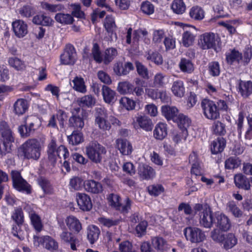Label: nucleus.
I'll list each match as a JSON object with an SVG mask.
<instances>
[{
    "label": "nucleus",
    "instance_id": "nucleus-1",
    "mask_svg": "<svg viewBox=\"0 0 252 252\" xmlns=\"http://www.w3.org/2000/svg\"><path fill=\"white\" fill-rule=\"evenodd\" d=\"M201 106L204 116L208 119L215 120L220 117V110L227 109L226 102L220 100L216 103L209 99H203L201 103Z\"/></svg>",
    "mask_w": 252,
    "mask_h": 252
},
{
    "label": "nucleus",
    "instance_id": "nucleus-2",
    "mask_svg": "<svg viewBox=\"0 0 252 252\" xmlns=\"http://www.w3.org/2000/svg\"><path fill=\"white\" fill-rule=\"evenodd\" d=\"M44 145L43 140L32 138L28 140L22 145L25 158L37 160L40 157L41 150Z\"/></svg>",
    "mask_w": 252,
    "mask_h": 252
},
{
    "label": "nucleus",
    "instance_id": "nucleus-3",
    "mask_svg": "<svg viewBox=\"0 0 252 252\" xmlns=\"http://www.w3.org/2000/svg\"><path fill=\"white\" fill-rule=\"evenodd\" d=\"M194 213L199 212V223L200 225L206 228H211L215 222V214L208 205L200 203L194 204L193 207Z\"/></svg>",
    "mask_w": 252,
    "mask_h": 252
},
{
    "label": "nucleus",
    "instance_id": "nucleus-4",
    "mask_svg": "<svg viewBox=\"0 0 252 252\" xmlns=\"http://www.w3.org/2000/svg\"><path fill=\"white\" fill-rule=\"evenodd\" d=\"M0 134L2 144L0 145V153L2 156L10 153L11 150L12 143L14 141L13 132L8 125L5 121H2L0 124Z\"/></svg>",
    "mask_w": 252,
    "mask_h": 252
},
{
    "label": "nucleus",
    "instance_id": "nucleus-5",
    "mask_svg": "<svg viewBox=\"0 0 252 252\" xmlns=\"http://www.w3.org/2000/svg\"><path fill=\"white\" fill-rule=\"evenodd\" d=\"M85 152L92 161L98 163L101 162L106 151L105 147L97 141H92L86 147Z\"/></svg>",
    "mask_w": 252,
    "mask_h": 252
},
{
    "label": "nucleus",
    "instance_id": "nucleus-6",
    "mask_svg": "<svg viewBox=\"0 0 252 252\" xmlns=\"http://www.w3.org/2000/svg\"><path fill=\"white\" fill-rule=\"evenodd\" d=\"M41 125V122L35 116H29L25 118L24 125L19 126L18 130L22 137H27L32 134Z\"/></svg>",
    "mask_w": 252,
    "mask_h": 252
},
{
    "label": "nucleus",
    "instance_id": "nucleus-7",
    "mask_svg": "<svg viewBox=\"0 0 252 252\" xmlns=\"http://www.w3.org/2000/svg\"><path fill=\"white\" fill-rule=\"evenodd\" d=\"M13 187L19 191L25 192L27 194L31 193V186L24 179L20 173L16 170L11 172Z\"/></svg>",
    "mask_w": 252,
    "mask_h": 252
},
{
    "label": "nucleus",
    "instance_id": "nucleus-8",
    "mask_svg": "<svg viewBox=\"0 0 252 252\" xmlns=\"http://www.w3.org/2000/svg\"><path fill=\"white\" fill-rule=\"evenodd\" d=\"M184 233L187 240L192 243H199L206 239L205 232L197 227H187L184 229Z\"/></svg>",
    "mask_w": 252,
    "mask_h": 252
},
{
    "label": "nucleus",
    "instance_id": "nucleus-9",
    "mask_svg": "<svg viewBox=\"0 0 252 252\" xmlns=\"http://www.w3.org/2000/svg\"><path fill=\"white\" fill-rule=\"evenodd\" d=\"M83 113V110L80 107L74 108L72 111V116L69 119V127L82 129L84 126Z\"/></svg>",
    "mask_w": 252,
    "mask_h": 252
},
{
    "label": "nucleus",
    "instance_id": "nucleus-10",
    "mask_svg": "<svg viewBox=\"0 0 252 252\" xmlns=\"http://www.w3.org/2000/svg\"><path fill=\"white\" fill-rule=\"evenodd\" d=\"M108 200L109 205L116 210L121 211L123 213H126L130 208V200L126 198L125 205H122L120 201V196L116 194H109Z\"/></svg>",
    "mask_w": 252,
    "mask_h": 252
},
{
    "label": "nucleus",
    "instance_id": "nucleus-11",
    "mask_svg": "<svg viewBox=\"0 0 252 252\" xmlns=\"http://www.w3.org/2000/svg\"><path fill=\"white\" fill-rule=\"evenodd\" d=\"M182 34V43L185 47L192 45L196 36L197 29L193 26L186 25Z\"/></svg>",
    "mask_w": 252,
    "mask_h": 252
},
{
    "label": "nucleus",
    "instance_id": "nucleus-12",
    "mask_svg": "<svg viewBox=\"0 0 252 252\" xmlns=\"http://www.w3.org/2000/svg\"><path fill=\"white\" fill-rule=\"evenodd\" d=\"M60 58L63 64H73L76 59V53L74 47L70 44L67 45Z\"/></svg>",
    "mask_w": 252,
    "mask_h": 252
},
{
    "label": "nucleus",
    "instance_id": "nucleus-13",
    "mask_svg": "<svg viewBox=\"0 0 252 252\" xmlns=\"http://www.w3.org/2000/svg\"><path fill=\"white\" fill-rule=\"evenodd\" d=\"M133 64L129 62L124 63L122 61H119L115 63L113 66V71L115 74L118 76L127 75L129 72L134 70Z\"/></svg>",
    "mask_w": 252,
    "mask_h": 252
},
{
    "label": "nucleus",
    "instance_id": "nucleus-14",
    "mask_svg": "<svg viewBox=\"0 0 252 252\" xmlns=\"http://www.w3.org/2000/svg\"><path fill=\"white\" fill-rule=\"evenodd\" d=\"M60 238L61 243L65 244H70L72 250H77L76 246L79 244V240L71 232L64 229L60 233Z\"/></svg>",
    "mask_w": 252,
    "mask_h": 252
},
{
    "label": "nucleus",
    "instance_id": "nucleus-15",
    "mask_svg": "<svg viewBox=\"0 0 252 252\" xmlns=\"http://www.w3.org/2000/svg\"><path fill=\"white\" fill-rule=\"evenodd\" d=\"M215 34L213 33H205L200 35L199 44L202 49L214 48L216 46Z\"/></svg>",
    "mask_w": 252,
    "mask_h": 252
},
{
    "label": "nucleus",
    "instance_id": "nucleus-16",
    "mask_svg": "<svg viewBox=\"0 0 252 252\" xmlns=\"http://www.w3.org/2000/svg\"><path fill=\"white\" fill-rule=\"evenodd\" d=\"M24 210L28 213L31 223L37 232H40L43 228L40 216L29 205H26Z\"/></svg>",
    "mask_w": 252,
    "mask_h": 252
},
{
    "label": "nucleus",
    "instance_id": "nucleus-17",
    "mask_svg": "<svg viewBox=\"0 0 252 252\" xmlns=\"http://www.w3.org/2000/svg\"><path fill=\"white\" fill-rule=\"evenodd\" d=\"M115 147L122 155L125 156L130 155L133 151L131 144L125 139H117L115 141Z\"/></svg>",
    "mask_w": 252,
    "mask_h": 252
},
{
    "label": "nucleus",
    "instance_id": "nucleus-18",
    "mask_svg": "<svg viewBox=\"0 0 252 252\" xmlns=\"http://www.w3.org/2000/svg\"><path fill=\"white\" fill-rule=\"evenodd\" d=\"M83 185L84 189L92 194H98L103 191L102 184L94 180H86L84 182Z\"/></svg>",
    "mask_w": 252,
    "mask_h": 252
},
{
    "label": "nucleus",
    "instance_id": "nucleus-19",
    "mask_svg": "<svg viewBox=\"0 0 252 252\" xmlns=\"http://www.w3.org/2000/svg\"><path fill=\"white\" fill-rule=\"evenodd\" d=\"M215 218L217 220V226L221 231H228L231 226L230 219L225 214L222 213H215Z\"/></svg>",
    "mask_w": 252,
    "mask_h": 252
},
{
    "label": "nucleus",
    "instance_id": "nucleus-20",
    "mask_svg": "<svg viewBox=\"0 0 252 252\" xmlns=\"http://www.w3.org/2000/svg\"><path fill=\"white\" fill-rule=\"evenodd\" d=\"M12 29L15 35L22 38L25 36L28 33V26L23 20H16L12 22Z\"/></svg>",
    "mask_w": 252,
    "mask_h": 252
},
{
    "label": "nucleus",
    "instance_id": "nucleus-21",
    "mask_svg": "<svg viewBox=\"0 0 252 252\" xmlns=\"http://www.w3.org/2000/svg\"><path fill=\"white\" fill-rule=\"evenodd\" d=\"M77 204L83 211H88L92 208V203L90 196L84 193H78L76 195Z\"/></svg>",
    "mask_w": 252,
    "mask_h": 252
},
{
    "label": "nucleus",
    "instance_id": "nucleus-22",
    "mask_svg": "<svg viewBox=\"0 0 252 252\" xmlns=\"http://www.w3.org/2000/svg\"><path fill=\"white\" fill-rule=\"evenodd\" d=\"M65 223L69 229L75 233H78L82 229V224L79 220L73 216H70L65 219Z\"/></svg>",
    "mask_w": 252,
    "mask_h": 252
},
{
    "label": "nucleus",
    "instance_id": "nucleus-23",
    "mask_svg": "<svg viewBox=\"0 0 252 252\" xmlns=\"http://www.w3.org/2000/svg\"><path fill=\"white\" fill-rule=\"evenodd\" d=\"M151 241L153 247L159 252H164L169 249L167 241L162 237H155Z\"/></svg>",
    "mask_w": 252,
    "mask_h": 252
},
{
    "label": "nucleus",
    "instance_id": "nucleus-24",
    "mask_svg": "<svg viewBox=\"0 0 252 252\" xmlns=\"http://www.w3.org/2000/svg\"><path fill=\"white\" fill-rule=\"evenodd\" d=\"M138 173L142 179H150L155 175L154 170L146 164H140L138 168Z\"/></svg>",
    "mask_w": 252,
    "mask_h": 252
},
{
    "label": "nucleus",
    "instance_id": "nucleus-25",
    "mask_svg": "<svg viewBox=\"0 0 252 252\" xmlns=\"http://www.w3.org/2000/svg\"><path fill=\"white\" fill-rule=\"evenodd\" d=\"M102 94L104 101L107 103H114L116 100V93L107 86L102 87Z\"/></svg>",
    "mask_w": 252,
    "mask_h": 252
},
{
    "label": "nucleus",
    "instance_id": "nucleus-26",
    "mask_svg": "<svg viewBox=\"0 0 252 252\" xmlns=\"http://www.w3.org/2000/svg\"><path fill=\"white\" fill-rule=\"evenodd\" d=\"M136 122L139 126L146 131H151L153 128V123L150 119L145 116H138L136 117Z\"/></svg>",
    "mask_w": 252,
    "mask_h": 252
},
{
    "label": "nucleus",
    "instance_id": "nucleus-27",
    "mask_svg": "<svg viewBox=\"0 0 252 252\" xmlns=\"http://www.w3.org/2000/svg\"><path fill=\"white\" fill-rule=\"evenodd\" d=\"M162 115L167 120H175L178 115V110L174 106L164 105L161 107Z\"/></svg>",
    "mask_w": 252,
    "mask_h": 252
},
{
    "label": "nucleus",
    "instance_id": "nucleus-28",
    "mask_svg": "<svg viewBox=\"0 0 252 252\" xmlns=\"http://www.w3.org/2000/svg\"><path fill=\"white\" fill-rule=\"evenodd\" d=\"M239 90L243 97H248L252 93V82L240 81L239 84Z\"/></svg>",
    "mask_w": 252,
    "mask_h": 252
},
{
    "label": "nucleus",
    "instance_id": "nucleus-29",
    "mask_svg": "<svg viewBox=\"0 0 252 252\" xmlns=\"http://www.w3.org/2000/svg\"><path fill=\"white\" fill-rule=\"evenodd\" d=\"M14 111L17 115H20L24 114L28 109V102L23 98H19L14 103Z\"/></svg>",
    "mask_w": 252,
    "mask_h": 252
},
{
    "label": "nucleus",
    "instance_id": "nucleus-30",
    "mask_svg": "<svg viewBox=\"0 0 252 252\" xmlns=\"http://www.w3.org/2000/svg\"><path fill=\"white\" fill-rule=\"evenodd\" d=\"M237 243V239L232 233L226 234L221 245L225 250L233 248Z\"/></svg>",
    "mask_w": 252,
    "mask_h": 252
},
{
    "label": "nucleus",
    "instance_id": "nucleus-31",
    "mask_svg": "<svg viewBox=\"0 0 252 252\" xmlns=\"http://www.w3.org/2000/svg\"><path fill=\"white\" fill-rule=\"evenodd\" d=\"M234 183L236 187L245 190H249L251 185L249 180L241 174L236 175L234 177Z\"/></svg>",
    "mask_w": 252,
    "mask_h": 252
},
{
    "label": "nucleus",
    "instance_id": "nucleus-32",
    "mask_svg": "<svg viewBox=\"0 0 252 252\" xmlns=\"http://www.w3.org/2000/svg\"><path fill=\"white\" fill-rule=\"evenodd\" d=\"M225 140L222 137H219L213 141L211 147L212 153L214 154H217L222 152L225 146Z\"/></svg>",
    "mask_w": 252,
    "mask_h": 252
},
{
    "label": "nucleus",
    "instance_id": "nucleus-33",
    "mask_svg": "<svg viewBox=\"0 0 252 252\" xmlns=\"http://www.w3.org/2000/svg\"><path fill=\"white\" fill-rule=\"evenodd\" d=\"M180 70L184 73H191L194 69V65L190 60L182 58L179 63Z\"/></svg>",
    "mask_w": 252,
    "mask_h": 252
},
{
    "label": "nucleus",
    "instance_id": "nucleus-34",
    "mask_svg": "<svg viewBox=\"0 0 252 252\" xmlns=\"http://www.w3.org/2000/svg\"><path fill=\"white\" fill-rule=\"evenodd\" d=\"M167 134V127L166 124L159 123L158 124L154 131V137L157 139L162 140Z\"/></svg>",
    "mask_w": 252,
    "mask_h": 252
},
{
    "label": "nucleus",
    "instance_id": "nucleus-35",
    "mask_svg": "<svg viewBox=\"0 0 252 252\" xmlns=\"http://www.w3.org/2000/svg\"><path fill=\"white\" fill-rule=\"evenodd\" d=\"M189 15L191 19L200 21L204 18L205 12L201 7L194 6L190 9Z\"/></svg>",
    "mask_w": 252,
    "mask_h": 252
},
{
    "label": "nucleus",
    "instance_id": "nucleus-36",
    "mask_svg": "<svg viewBox=\"0 0 252 252\" xmlns=\"http://www.w3.org/2000/svg\"><path fill=\"white\" fill-rule=\"evenodd\" d=\"M189 162L192 164L191 173L195 176L201 175L200 167L197 160V155L195 153L190 155L189 157Z\"/></svg>",
    "mask_w": 252,
    "mask_h": 252
},
{
    "label": "nucleus",
    "instance_id": "nucleus-37",
    "mask_svg": "<svg viewBox=\"0 0 252 252\" xmlns=\"http://www.w3.org/2000/svg\"><path fill=\"white\" fill-rule=\"evenodd\" d=\"M70 84L76 91L82 93L86 92V87L83 78L78 76L75 77Z\"/></svg>",
    "mask_w": 252,
    "mask_h": 252
},
{
    "label": "nucleus",
    "instance_id": "nucleus-38",
    "mask_svg": "<svg viewBox=\"0 0 252 252\" xmlns=\"http://www.w3.org/2000/svg\"><path fill=\"white\" fill-rule=\"evenodd\" d=\"M53 20L49 16L44 15H36L33 17L32 22L38 25H42L44 26H49L52 25Z\"/></svg>",
    "mask_w": 252,
    "mask_h": 252
},
{
    "label": "nucleus",
    "instance_id": "nucleus-39",
    "mask_svg": "<svg viewBox=\"0 0 252 252\" xmlns=\"http://www.w3.org/2000/svg\"><path fill=\"white\" fill-rule=\"evenodd\" d=\"M48 159L51 163L54 165L58 159L56 154V143L55 140H52L48 145Z\"/></svg>",
    "mask_w": 252,
    "mask_h": 252
},
{
    "label": "nucleus",
    "instance_id": "nucleus-40",
    "mask_svg": "<svg viewBox=\"0 0 252 252\" xmlns=\"http://www.w3.org/2000/svg\"><path fill=\"white\" fill-rule=\"evenodd\" d=\"M118 55V52L114 48H109L103 53V63L107 65L110 63Z\"/></svg>",
    "mask_w": 252,
    "mask_h": 252
},
{
    "label": "nucleus",
    "instance_id": "nucleus-41",
    "mask_svg": "<svg viewBox=\"0 0 252 252\" xmlns=\"http://www.w3.org/2000/svg\"><path fill=\"white\" fill-rule=\"evenodd\" d=\"M99 224L101 227L110 228L118 225L119 223L118 219H114L113 218H106L105 217H101L97 219Z\"/></svg>",
    "mask_w": 252,
    "mask_h": 252
},
{
    "label": "nucleus",
    "instance_id": "nucleus-42",
    "mask_svg": "<svg viewBox=\"0 0 252 252\" xmlns=\"http://www.w3.org/2000/svg\"><path fill=\"white\" fill-rule=\"evenodd\" d=\"M171 91L175 96L180 97L183 96L185 94V88L183 82L181 80L174 82L171 88Z\"/></svg>",
    "mask_w": 252,
    "mask_h": 252
},
{
    "label": "nucleus",
    "instance_id": "nucleus-43",
    "mask_svg": "<svg viewBox=\"0 0 252 252\" xmlns=\"http://www.w3.org/2000/svg\"><path fill=\"white\" fill-rule=\"evenodd\" d=\"M67 139L70 144L77 145L84 141V137L82 132L74 130L71 135L67 136Z\"/></svg>",
    "mask_w": 252,
    "mask_h": 252
},
{
    "label": "nucleus",
    "instance_id": "nucleus-44",
    "mask_svg": "<svg viewBox=\"0 0 252 252\" xmlns=\"http://www.w3.org/2000/svg\"><path fill=\"white\" fill-rule=\"evenodd\" d=\"M100 234L99 228L94 225L90 226L88 228V239L91 244H94L98 238Z\"/></svg>",
    "mask_w": 252,
    "mask_h": 252
},
{
    "label": "nucleus",
    "instance_id": "nucleus-45",
    "mask_svg": "<svg viewBox=\"0 0 252 252\" xmlns=\"http://www.w3.org/2000/svg\"><path fill=\"white\" fill-rule=\"evenodd\" d=\"M117 90L121 94L133 93V85L127 81L120 82L118 84Z\"/></svg>",
    "mask_w": 252,
    "mask_h": 252
},
{
    "label": "nucleus",
    "instance_id": "nucleus-46",
    "mask_svg": "<svg viewBox=\"0 0 252 252\" xmlns=\"http://www.w3.org/2000/svg\"><path fill=\"white\" fill-rule=\"evenodd\" d=\"M226 210L230 212L235 217L240 218L243 215V212L237 206L234 201H229L226 205Z\"/></svg>",
    "mask_w": 252,
    "mask_h": 252
},
{
    "label": "nucleus",
    "instance_id": "nucleus-47",
    "mask_svg": "<svg viewBox=\"0 0 252 252\" xmlns=\"http://www.w3.org/2000/svg\"><path fill=\"white\" fill-rule=\"evenodd\" d=\"M37 183L45 193L52 194L53 193L52 186L47 179L43 177H40L37 179Z\"/></svg>",
    "mask_w": 252,
    "mask_h": 252
},
{
    "label": "nucleus",
    "instance_id": "nucleus-48",
    "mask_svg": "<svg viewBox=\"0 0 252 252\" xmlns=\"http://www.w3.org/2000/svg\"><path fill=\"white\" fill-rule=\"evenodd\" d=\"M186 5L183 0H174L171 5L173 11L177 14H182L186 10Z\"/></svg>",
    "mask_w": 252,
    "mask_h": 252
},
{
    "label": "nucleus",
    "instance_id": "nucleus-49",
    "mask_svg": "<svg viewBox=\"0 0 252 252\" xmlns=\"http://www.w3.org/2000/svg\"><path fill=\"white\" fill-rule=\"evenodd\" d=\"M226 60L228 63H232L234 62L238 63H241V59H242V53L235 49L232 50L226 55Z\"/></svg>",
    "mask_w": 252,
    "mask_h": 252
},
{
    "label": "nucleus",
    "instance_id": "nucleus-50",
    "mask_svg": "<svg viewBox=\"0 0 252 252\" xmlns=\"http://www.w3.org/2000/svg\"><path fill=\"white\" fill-rule=\"evenodd\" d=\"M177 121L179 126L183 130L187 131V128L190 126L191 120L183 114H179L175 119Z\"/></svg>",
    "mask_w": 252,
    "mask_h": 252
},
{
    "label": "nucleus",
    "instance_id": "nucleus-51",
    "mask_svg": "<svg viewBox=\"0 0 252 252\" xmlns=\"http://www.w3.org/2000/svg\"><path fill=\"white\" fill-rule=\"evenodd\" d=\"M220 229L215 228L211 231L210 237L214 241L221 245L226 235Z\"/></svg>",
    "mask_w": 252,
    "mask_h": 252
},
{
    "label": "nucleus",
    "instance_id": "nucleus-52",
    "mask_svg": "<svg viewBox=\"0 0 252 252\" xmlns=\"http://www.w3.org/2000/svg\"><path fill=\"white\" fill-rule=\"evenodd\" d=\"M55 18L58 22L63 24H71L73 21L72 16L69 14L58 13Z\"/></svg>",
    "mask_w": 252,
    "mask_h": 252
},
{
    "label": "nucleus",
    "instance_id": "nucleus-53",
    "mask_svg": "<svg viewBox=\"0 0 252 252\" xmlns=\"http://www.w3.org/2000/svg\"><path fill=\"white\" fill-rule=\"evenodd\" d=\"M43 246L50 251L56 250L58 248V243L52 237L45 236Z\"/></svg>",
    "mask_w": 252,
    "mask_h": 252
},
{
    "label": "nucleus",
    "instance_id": "nucleus-54",
    "mask_svg": "<svg viewBox=\"0 0 252 252\" xmlns=\"http://www.w3.org/2000/svg\"><path fill=\"white\" fill-rule=\"evenodd\" d=\"M8 63L11 66L17 70H23L26 67L24 63L16 57L10 58Z\"/></svg>",
    "mask_w": 252,
    "mask_h": 252
},
{
    "label": "nucleus",
    "instance_id": "nucleus-55",
    "mask_svg": "<svg viewBox=\"0 0 252 252\" xmlns=\"http://www.w3.org/2000/svg\"><path fill=\"white\" fill-rule=\"evenodd\" d=\"M212 130L213 133L217 135H223L226 133L224 124L218 121L213 123Z\"/></svg>",
    "mask_w": 252,
    "mask_h": 252
},
{
    "label": "nucleus",
    "instance_id": "nucleus-56",
    "mask_svg": "<svg viewBox=\"0 0 252 252\" xmlns=\"http://www.w3.org/2000/svg\"><path fill=\"white\" fill-rule=\"evenodd\" d=\"M92 55L93 57L94 60L98 63H103V54L102 55L98 45L95 43L93 44V47L92 49Z\"/></svg>",
    "mask_w": 252,
    "mask_h": 252
},
{
    "label": "nucleus",
    "instance_id": "nucleus-57",
    "mask_svg": "<svg viewBox=\"0 0 252 252\" xmlns=\"http://www.w3.org/2000/svg\"><path fill=\"white\" fill-rule=\"evenodd\" d=\"M11 219L17 224H23L24 221L23 212L21 208H16L11 215Z\"/></svg>",
    "mask_w": 252,
    "mask_h": 252
},
{
    "label": "nucleus",
    "instance_id": "nucleus-58",
    "mask_svg": "<svg viewBox=\"0 0 252 252\" xmlns=\"http://www.w3.org/2000/svg\"><path fill=\"white\" fill-rule=\"evenodd\" d=\"M241 163V161L238 158L230 157L225 161V167L228 169H233L239 167Z\"/></svg>",
    "mask_w": 252,
    "mask_h": 252
},
{
    "label": "nucleus",
    "instance_id": "nucleus-59",
    "mask_svg": "<svg viewBox=\"0 0 252 252\" xmlns=\"http://www.w3.org/2000/svg\"><path fill=\"white\" fill-rule=\"evenodd\" d=\"M148 60H150L158 65L163 63L162 56L157 52H149L146 56Z\"/></svg>",
    "mask_w": 252,
    "mask_h": 252
},
{
    "label": "nucleus",
    "instance_id": "nucleus-60",
    "mask_svg": "<svg viewBox=\"0 0 252 252\" xmlns=\"http://www.w3.org/2000/svg\"><path fill=\"white\" fill-rule=\"evenodd\" d=\"M165 76L161 73H157L153 79V86L155 87H163L166 84Z\"/></svg>",
    "mask_w": 252,
    "mask_h": 252
},
{
    "label": "nucleus",
    "instance_id": "nucleus-61",
    "mask_svg": "<svg viewBox=\"0 0 252 252\" xmlns=\"http://www.w3.org/2000/svg\"><path fill=\"white\" fill-rule=\"evenodd\" d=\"M104 27L109 32H113L116 29V26L113 17L110 16H107L104 23Z\"/></svg>",
    "mask_w": 252,
    "mask_h": 252
},
{
    "label": "nucleus",
    "instance_id": "nucleus-62",
    "mask_svg": "<svg viewBox=\"0 0 252 252\" xmlns=\"http://www.w3.org/2000/svg\"><path fill=\"white\" fill-rule=\"evenodd\" d=\"M208 70L210 74L214 77L218 76L220 72V64L217 62H212L208 64Z\"/></svg>",
    "mask_w": 252,
    "mask_h": 252
},
{
    "label": "nucleus",
    "instance_id": "nucleus-63",
    "mask_svg": "<svg viewBox=\"0 0 252 252\" xmlns=\"http://www.w3.org/2000/svg\"><path fill=\"white\" fill-rule=\"evenodd\" d=\"M107 118L96 117L95 124L102 130H108L111 127L110 124L106 120Z\"/></svg>",
    "mask_w": 252,
    "mask_h": 252
},
{
    "label": "nucleus",
    "instance_id": "nucleus-64",
    "mask_svg": "<svg viewBox=\"0 0 252 252\" xmlns=\"http://www.w3.org/2000/svg\"><path fill=\"white\" fill-rule=\"evenodd\" d=\"M135 65L138 74L142 78L148 79L149 76L147 67L138 61L135 62Z\"/></svg>",
    "mask_w": 252,
    "mask_h": 252
}]
</instances>
